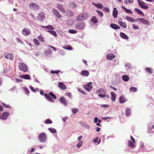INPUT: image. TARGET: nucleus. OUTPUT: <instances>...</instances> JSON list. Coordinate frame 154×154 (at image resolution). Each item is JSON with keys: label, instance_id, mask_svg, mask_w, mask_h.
Segmentation results:
<instances>
[{"label": "nucleus", "instance_id": "obj_1", "mask_svg": "<svg viewBox=\"0 0 154 154\" xmlns=\"http://www.w3.org/2000/svg\"><path fill=\"white\" fill-rule=\"evenodd\" d=\"M89 17V14L86 12H83L79 14L76 18L77 21L84 20L87 19Z\"/></svg>", "mask_w": 154, "mask_h": 154}, {"label": "nucleus", "instance_id": "obj_2", "mask_svg": "<svg viewBox=\"0 0 154 154\" xmlns=\"http://www.w3.org/2000/svg\"><path fill=\"white\" fill-rule=\"evenodd\" d=\"M18 67L20 69L24 72H26L28 71V68L27 65L25 63H20L18 64Z\"/></svg>", "mask_w": 154, "mask_h": 154}, {"label": "nucleus", "instance_id": "obj_3", "mask_svg": "<svg viewBox=\"0 0 154 154\" xmlns=\"http://www.w3.org/2000/svg\"><path fill=\"white\" fill-rule=\"evenodd\" d=\"M38 139L41 142H45L47 139V136L45 133L43 132L40 134L38 137Z\"/></svg>", "mask_w": 154, "mask_h": 154}, {"label": "nucleus", "instance_id": "obj_4", "mask_svg": "<svg viewBox=\"0 0 154 154\" xmlns=\"http://www.w3.org/2000/svg\"><path fill=\"white\" fill-rule=\"evenodd\" d=\"M138 4L140 7L144 9H147L148 8V6L141 0H137Z\"/></svg>", "mask_w": 154, "mask_h": 154}, {"label": "nucleus", "instance_id": "obj_5", "mask_svg": "<svg viewBox=\"0 0 154 154\" xmlns=\"http://www.w3.org/2000/svg\"><path fill=\"white\" fill-rule=\"evenodd\" d=\"M85 26V23L83 22H80L77 23L75 25V27L76 29L81 30Z\"/></svg>", "mask_w": 154, "mask_h": 154}, {"label": "nucleus", "instance_id": "obj_6", "mask_svg": "<svg viewBox=\"0 0 154 154\" xmlns=\"http://www.w3.org/2000/svg\"><path fill=\"white\" fill-rule=\"evenodd\" d=\"M29 7L30 9L33 10H38L39 8L38 5L35 3H31L29 4Z\"/></svg>", "mask_w": 154, "mask_h": 154}, {"label": "nucleus", "instance_id": "obj_7", "mask_svg": "<svg viewBox=\"0 0 154 154\" xmlns=\"http://www.w3.org/2000/svg\"><path fill=\"white\" fill-rule=\"evenodd\" d=\"M85 89L88 91H91L92 88V83L89 82L87 83L86 85L84 86Z\"/></svg>", "mask_w": 154, "mask_h": 154}, {"label": "nucleus", "instance_id": "obj_8", "mask_svg": "<svg viewBox=\"0 0 154 154\" xmlns=\"http://www.w3.org/2000/svg\"><path fill=\"white\" fill-rule=\"evenodd\" d=\"M9 115V113L8 112H5L2 114L0 113V119L3 120L6 119Z\"/></svg>", "mask_w": 154, "mask_h": 154}, {"label": "nucleus", "instance_id": "obj_9", "mask_svg": "<svg viewBox=\"0 0 154 154\" xmlns=\"http://www.w3.org/2000/svg\"><path fill=\"white\" fill-rule=\"evenodd\" d=\"M30 30L26 28H24L22 31V34L25 36H27L30 34Z\"/></svg>", "mask_w": 154, "mask_h": 154}, {"label": "nucleus", "instance_id": "obj_10", "mask_svg": "<svg viewBox=\"0 0 154 154\" xmlns=\"http://www.w3.org/2000/svg\"><path fill=\"white\" fill-rule=\"evenodd\" d=\"M52 11L53 14L57 17L60 18L61 17V16L59 14V12L57 10L53 9H52Z\"/></svg>", "mask_w": 154, "mask_h": 154}, {"label": "nucleus", "instance_id": "obj_11", "mask_svg": "<svg viewBox=\"0 0 154 154\" xmlns=\"http://www.w3.org/2000/svg\"><path fill=\"white\" fill-rule=\"evenodd\" d=\"M45 18V14L44 12H42L38 14V18L39 20L42 21Z\"/></svg>", "mask_w": 154, "mask_h": 154}, {"label": "nucleus", "instance_id": "obj_12", "mask_svg": "<svg viewBox=\"0 0 154 154\" xmlns=\"http://www.w3.org/2000/svg\"><path fill=\"white\" fill-rule=\"evenodd\" d=\"M4 56L7 59L11 60H13L14 59L13 55L11 53H9L7 54L6 53H5L4 54Z\"/></svg>", "mask_w": 154, "mask_h": 154}, {"label": "nucleus", "instance_id": "obj_13", "mask_svg": "<svg viewBox=\"0 0 154 154\" xmlns=\"http://www.w3.org/2000/svg\"><path fill=\"white\" fill-rule=\"evenodd\" d=\"M58 86L60 89L63 90H64L66 88V86L62 82H59Z\"/></svg>", "mask_w": 154, "mask_h": 154}, {"label": "nucleus", "instance_id": "obj_14", "mask_svg": "<svg viewBox=\"0 0 154 154\" xmlns=\"http://www.w3.org/2000/svg\"><path fill=\"white\" fill-rule=\"evenodd\" d=\"M122 18H120L119 19V20L118 22L119 24L122 27L126 28L127 27V25L124 22H122L121 20H122Z\"/></svg>", "mask_w": 154, "mask_h": 154}, {"label": "nucleus", "instance_id": "obj_15", "mask_svg": "<svg viewBox=\"0 0 154 154\" xmlns=\"http://www.w3.org/2000/svg\"><path fill=\"white\" fill-rule=\"evenodd\" d=\"M60 102L65 106L67 105V101L66 99L63 97H62L60 98Z\"/></svg>", "mask_w": 154, "mask_h": 154}, {"label": "nucleus", "instance_id": "obj_16", "mask_svg": "<svg viewBox=\"0 0 154 154\" xmlns=\"http://www.w3.org/2000/svg\"><path fill=\"white\" fill-rule=\"evenodd\" d=\"M57 8L60 11L64 13L65 12V10L62 5H58L57 6Z\"/></svg>", "mask_w": 154, "mask_h": 154}, {"label": "nucleus", "instance_id": "obj_17", "mask_svg": "<svg viewBox=\"0 0 154 154\" xmlns=\"http://www.w3.org/2000/svg\"><path fill=\"white\" fill-rule=\"evenodd\" d=\"M110 26L111 28L115 29H119L120 28L119 26L114 23L111 24Z\"/></svg>", "mask_w": 154, "mask_h": 154}, {"label": "nucleus", "instance_id": "obj_18", "mask_svg": "<svg viewBox=\"0 0 154 154\" xmlns=\"http://www.w3.org/2000/svg\"><path fill=\"white\" fill-rule=\"evenodd\" d=\"M19 77L22 79L28 80L30 79V75L28 74L21 75L19 76Z\"/></svg>", "mask_w": 154, "mask_h": 154}, {"label": "nucleus", "instance_id": "obj_19", "mask_svg": "<svg viewBox=\"0 0 154 154\" xmlns=\"http://www.w3.org/2000/svg\"><path fill=\"white\" fill-rule=\"evenodd\" d=\"M81 74L83 76L87 77L88 75L89 72L87 70H82L81 72Z\"/></svg>", "mask_w": 154, "mask_h": 154}, {"label": "nucleus", "instance_id": "obj_20", "mask_svg": "<svg viewBox=\"0 0 154 154\" xmlns=\"http://www.w3.org/2000/svg\"><path fill=\"white\" fill-rule=\"evenodd\" d=\"M44 96L49 101L52 102H54V101L52 100L51 97L50 96L49 94H48L46 93H45L44 94Z\"/></svg>", "mask_w": 154, "mask_h": 154}, {"label": "nucleus", "instance_id": "obj_21", "mask_svg": "<svg viewBox=\"0 0 154 154\" xmlns=\"http://www.w3.org/2000/svg\"><path fill=\"white\" fill-rule=\"evenodd\" d=\"M118 14V11L116 10V8H115L113 11L112 15L113 17L115 18H117Z\"/></svg>", "mask_w": 154, "mask_h": 154}, {"label": "nucleus", "instance_id": "obj_22", "mask_svg": "<svg viewBox=\"0 0 154 154\" xmlns=\"http://www.w3.org/2000/svg\"><path fill=\"white\" fill-rule=\"evenodd\" d=\"M108 60H112L113 58L115 57L114 55L112 53H109L106 56Z\"/></svg>", "mask_w": 154, "mask_h": 154}, {"label": "nucleus", "instance_id": "obj_23", "mask_svg": "<svg viewBox=\"0 0 154 154\" xmlns=\"http://www.w3.org/2000/svg\"><path fill=\"white\" fill-rule=\"evenodd\" d=\"M127 101L125 98L123 96H120L119 98V101L121 103H123Z\"/></svg>", "mask_w": 154, "mask_h": 154}, {"label": "nucleus", "instance_id": "obj_24", "mask_svg": "<svg viewBox=\"0 0 154 154\" xmlns=\"http://www.w3.org/2000/svg\"><path fill=\"white\" fill-rule=\"evenodd\" d=\"M138 19L141 22L144 24H147L148 23V21L144 19L143 18H138Z\"/></svg>", "mask_w": 154, "mask_h": 154}, {"label": "nucleus", "instance_id": "obj_25", "mask_svg": "<svg viewBox=\"0 0 154 154\" xmlns=\"http://www.w3.org/2000/svg\"><path fill=\"white\" fill-rule=\"evenodd\" d=\"M91 21L93 23L95 24L98 22V20L96 16H94L91 19Z\"/></svg>", "mask_w": 154, "mask_h": 154}, {"label": "nucleus", "instance_id": "obj_26", "mask_svg": "<svg viewBox=\"0 0 154 154\" xmlns=\"http://www.w3.org/2000/svg\"><path fill=\"white\" fill-rule=\"evenodd\" d=\"M121 8L127 13H131V14H132V11L130 10V9L126 8L124 6H122Z\"/></svg>", "mask_w": 154, "mask_h": 154}, {"label": "nucleus", "instance_id": "obj_27", "mask_svg": "<svg viewBox=\"0 0 154 154\" xmlns=\"http://www.w3.org/2000/svg\"><path fill=\"white\" fill-rule=\"evenodd\" d=\"M125 115L127 116H128L131 114V109L129 108H127L125 111Z\"/></svg>", "mask_w": 154, "mask_h": 154}, {"label": "nucleus", "instance_id": "obj_28", "mask_svg": "<svg viewBox=\"0 0 154 154\" xmlns=\"http://www.w3.org/2000/svg\"><path fill=\"white\" fill-rule=\"evenodd\" d=\"M120 35L121 37L124 39H128L129 38L128 36L124 33L122 32H121L120 33Z\"/></svg>", "mask_w": 154, "mask_h": 154}, {"label": "nucleus", "instance_id": "obj_29", "mask_svg": "<svg viewBox=\"0 0 154 154\" xmlns=\"http://www.w3.org/2000/svg\"><path fill=\"white\" fill-rule=\"evenodd\" d=\"M111 100L112 101H114L116 99V96L115 95V93L113 92H112L111 93Z\"/></svg>", "mask_w": 154, "mask_h": 154}, {"label": "nucleus", "instance_id": "obj_30", "mask_svg": "<svg viewBox=\"0 0 154 154\" xmlns=\"http://www.w3.org/2000/svg\"><path fill=\"white\" fill-rule=\"evenodd\" d=\"M42 27L45 28L47 29H50L51 30H53L54 29V27L51 25H48L47 26H42Z\"/></svg>", "mask_w": 154, "mask_h": 154}, {"label": "nucleus", "instance_id": "obj_31", "mask_svg": "<svg viewBox=\"0 0 154 154\" xmlns=\"http://www.w3.org/2000/svg\"><path fill=\"white\" fill-rule=\"evenodd\" d=\"M125 19H126L127 20L131 22H133L134 21H135V20L132 18L128 17V16H126L125 17Z\"/></svg>", "mask_w": 154, "mask_h": 154}, {"label": "nucleus", "instance_id": "obj_32", "mask_svg": "<svg viewBox=\"0 0 154 154\" xmlns=\"http://www.w3.org/2000/svg\"><path fill=\"white\" fill-rule=\"evenodd\" d=\"M122 79L123 81L125 82L128 81L129 79V77L127 75H124L122 77Z\"/></svg>", "mask_w": 154, "mask_h": 154}, {"label": "nucleus", "instance_id": "obj_33", "mask_svg": "<svg viewBox=\"0 0 154 154\" xmlns=\"http://www.w3.org/2000/svg\"><path fill=\"white\" fill-rule=\"evenodd\" d=\"M92 4L96 6L97 8H103V6L100 3L98 4H95L94 3H93Z\"/></svg>", "mask_w": 154, "mask_h": 154}, {"label": "nucleus", "instance_id": "obj_34", "mask_svg": "<svg viewBox=\"0 0 154 154\" xmlns=\"http://www.w3.org/2000/svg\"><path fill=\"white\" fill-rule=\"evenodd\" d=\"M134 10L136 12L138 13V14L140 15H142L143 16H144V14L143 12L137 8H135Z\"/></svg>", "mask_w": 154, "mask_h": 154}, {"label": "nucleus", "instance_id": "obj_35", "mask_svg": "<svg viewBox=\"0 0 154 154\" xmlns=\"http://www.w3.org/2000/svg\"><path fill=\"white\" fill-rule=\"evenodd\" d=\"M128 145L129 147L131 148H133L134 146V143L131 141H128Z\"/></svg>", "mask_w": 154, "mask_h": 154}, {"label": "nucleus", "instance_id": "obj_36", "mask_svg": "<svg viewBox=\"0 0 154 154\" xmlns=\"http://www.w3.org/2000/svg\"><path fill=\"white\" fill-rule=\"evenodd\" d=\"M145 70L146 72H149V74H151L152 73L153 70L151 68L147 67L146 68Z\"/></svg>", "mask_w": 154, "mask_h": 154}, {"label": "nucleus", "instance_id": "obj_37", "mask_svg": "<svg viewBox=\"0 0 154 154\" xmlns=\"http://www.w3.org/2000/svg\"><path fill=\"white\" fill-rule=\"evenodd\" d=\"M63 48L64 49L68 50H71L72 49V47L69 45L63 46Z\"/></svg>", "mask_w": 154, "mask_h": 154}, {"label": "nucleus", "instance_id": "obj_38", "mask_svg": "<svg viewBox=\"0 0 154 154\" xmlns=\"http://www.w3.org/2000/svg\"><path fill=\"white\" fill-rule=\"evenodd\" d=\"M134 0H124V3L127 5L129 3L132 4L134 2Z\"/></svg>", "mask_w": 154, "mask_h": 154}, {"label": "nucleus", "instance_id": "obj_39", "mask_svg": "<svg viewBox=\"0 0 154 154\" xmlns=\"http://www.w3.org/2000/svg\"><path fill=\"white\" fill-rule=\"evenodd\" d=\"M38 39L40 42H44V39L42 37V35H40L38 37Z\"/></svg>", "mask_w": 154, "mask_h": 154}, {"label": "nucleus", "instance_id": "obj_40", "mask_svg": "<svg viewBox=\"0 0 154 154\" xmlns=\"http://www.w3.org/2000/svg\"><path fill=\"white\" fill-rule=\"evenodd\" d=\"M130 92L134 93L137 91V89L136 88L134 87H131L130 89Z\"/></svg>", "mask_w": 154, "mask_h": 154}, {"label": "nucleus", "instance_id": "obj_41", "mask_svg": "<svg viewBox=\"0 0 154 154\" xmlns=\"http://www.w3.org/2000/svg\"><path fill=\"white\" fill-rule=\"evenodd\" d=\"M47 32H50L52 35H53L55 36H56L57 35V34L56 32L54 31L47 30Z\"/></svg>", "mask_w": 154, "mask_h": 154}, {"label": "nucleus", "instance_id": "obj_42", "mask_svg": "<svg viewBox=\"0 0 154 154\" xmlns=\"http://www.w3.org/2000/svg\"><path fill=\"white\" fill-rule=\"evenodd\" d=\"M48 130L51 132L53 133H55L57 131L56 130L52 128H49Z\"/></svg>", "mask_w": 154, "mask_h": 154}, {"label": "nucleus", "instance_id": "obj_43", "mask_svg": "<svg viewBox=\"0 0 154 154\" xmlns=\"http://www.w3.org/2000/svg\"><path fill=\"white\" fill-rule=\"evenodd\" d=\"M33 41L34 42V43L36 45H39L40 43L38 42V41L36 39L34 38L33 39Z\"/></svg>", "mask_w": 154, "mask_h": 154}, {"label": "nucleus", "instance_id": "obj_44", "mask_svg": "<svg viewBox=\"0 0 154 154\" xmlns=\"http://www.w3.org/2000/svg\"><path fill=\"white\" fill-rule=\"evenodd\" d=\"M49 95L52 97V98L54 99H56L57 98V97L56 95L54 94L53 93L51 92H50L49 93Z\"/></svg>", "mask_w": 154, "mask_h": 154}, {"label": "nucleus", "instance_id": "obj_45", "mask_svg": "<svg viewBox=\"0 0 154 154\" xmlns=\"http://www.w3.org/2000/svg\"><path fill=\"white\" fill-rule=\"evenodd\" d=\"M44 122L46 124H49L52 123V122L50 119H47L45 120Z\"/></svg>", "mask_w": 154, "mask_h": 154}, {"label": "nucleus", "instance_id": "obj_46", "mask_svg": "<svg viewBox=\"0 0 154 154\" xmlns=\"http://www.w3.org/2000/svg\"><path fill=\"white\" fill-rule=\"evenodd\" d=\"M82 141H80L76 145V146L78 148H79L82 146Z\"/></svg>", "mask_w": 154, "mask_h": 154}, {"label": "nucleus", "instance_id": "obj_47", "mask_svg": "<svg viewBox=\"0 0 154 154\" xmlns=\"http://www.w3.org/2000/svg\"><path fill=\"white\" fill-rule=\"evenodd\" d=\"M69 33L72 34H75L77 32V31L73 29H69Z\"/></svg>", "mask_w": 154, "mask_h": 154}, {"label": "nucleus", "instance_id": "obj_48", "mask_svg": "<svg viewBox=\"0 0 154 154\" xmlns=\"http://www.w3.org/2000/svg\"><path fill=\"white\" fill-rule=\"evenodd\" d=\"M60 72L59 70H57V71H54V70H51L50 72L51 74H58Z\"/></svg>", "mask_w": 154, "mask_h": 154}, {"label": "nucleus", "instance_id": "obj_49", "mask_svg": "<svg viewBox=\"0 0 154 154\" xmlns=\"http://www.w3.org/2000/svg\"><path fill=\"white\" fill-rule=\"evenodd\" d=\"M23 90L25 92V93L27 94H28L29 93V91L28 89L24 87L23 88Z\"/></svg>", "mask_w": 154, "mask_h": 154}, {"label": "nucleus", "instance_id": "obj_50", "mask_svg": "<svg viewBox=\"0 0 154 154\" xmlns=\"http://www.w3.org/2000/svg\"><path fill=\"white\" fill-rule=\"evenodd\" d=\"M78 110L77 109L74 108L72 109V111L73 113L75 114L77 112Z\"/></svg>", "mask_w": 154, "mask_h": 154}, {"label": "nucleus", "instance_id": "obj_51", "mask_svg": "<svg viewBox=\"0 0 154 154\" xmlns=\"http://www.w3.org/2000/svg\"><path fill=\"white\" fill-rule=\"evenodd\" d=\"M98 91H100V93H103V94H105L106 93V91L103 88H100L99 90H98Z\"/></svg>", "mask_w": 154, "mask_h": 154}, {"label": "nucleus", "instance_id": "obj_52", "mask_svg": "<svg viewBox=\"0 0 154 154\" xmlns=\"http://www.w3.org/2000/svg\"><path fill=\"white\" fill-rule=\"evenodd\" d=\"M97 13L101 17H102L103 16V14L102 12L98 10H97Z\"/></svg>", "mask_w": 154, "mask_h": 154}, {"label": "nucleus", "instance_id": "obj_53", "mask_svg": "<svg viewBox=\"0 0 154 154\" xmlns=\"http://www.w3.org/2000/svg\"><path fill=\"white\" fill-rule=\"evenodd\" d=\"M133 28L134 29H138L139 27L138 26L135 25L134 24H132V25Z\"/></svg>", "mask_w": 154, "mask_h": 154}, {"label": "nucleus", "instance_id": "obj_54", "mask_svg": "<svg viewBox=\"0 0 154 154\" xmlns=\"http://www.w3.org/2000/svg\"><path fill=\"white\" fill-rule=\"evenodd\" d=\"M16 40L18 42L21 43H23V42L19 38H17L16 39Z\"/></svg>", "mask_w": 154, "mask_h": 154}, {"label": "nucleus", "instance_id": "obj_55", "mask_svg": "<svg viewBox=\"0 0 154 154\" xmlns=\"http://www.w3.org/2000/svg\"><path fill=\"white\" fill-rule=\"evenodd\" d=\"M104 10L106 12H108L109 11V9L107 7H105L104 8Z\"/></svg>", "mask_w": 154, "mask_h": 154}, {"label": "nucleus", "instance_id": "obj_56", "mask_svg": "<svg viewBox=\"0 0 154 154\" xmlns=\"http://www.w3.org/2000/svg\"><path fill=\"white\" fill-rule=\"evenodd\" d=\"M3 105L6 108H9L10 106L8 105H7L4 103H2Z\"/></svg>", "mask_w": 154, "mask_h": 154}, {"label": "nucleus", "instance_id": "obj_57", "mask_svg": "<svg viewBox=\"0 0 154 154\" xmlns=\"http://www.w3.org/2000/svg\"><path fill=\"white\" fill-rule=\"evenodd\" d=\"M109 106V105L108 104L102 105L101 106L102 107H108Z\"/></svg>", "mask_w": 154, "mask_h": 154}, {"label": "nucleus", "instance_id": "obj_58", "mask_svg": "<svg viewBox=\"0 0 154 154\" xmlns=\"http://www.w3.org/2000/svg\"><path fill=\"white\" fill-rule=\"evenodd\" d=\"M99 96L101 97H106V95L105 94H99L98 95Z\"/></svg>", "mask_w": 154, "mask_h": 154}, {"label": "nucleus", "instance_id": "obj_59", "mask_svg": "<svg viewBox=\"0 0 154 154\" xmlns=\"http://www.w3.org/2000/svg\"><path fill=\"white\" fill-rule=\"evenodd\" d=\"M49 47L51 48H52L54 51H56V49L53 46H49Z\"/></svg>", "mask_w": 154, "mask_h": 154}, {"label": "nucleus", "instance_id": "obj_60", "mask_svg": "<svg viewBox=\"0 0 154 154\" xmlns=\"http://www.w3.org/2000/svg\"><path fill=\"white\" fill-rule=\"evenodd\" d=\"M98 121V119L97 118V117H95L94 119V122L96 123Z\"/></svg>", "mask_w": 154, "mask_h": 154}, {"label": "nucleus", "instance_id": "obj_61", "mask_svg": "<svg viewBox=\"0 0 154 154\" xmlns=\"http://www.w3.org/2000/svg\"><path fill=\"white\" fill-rule=\"evenodd\" d=\"M30 88L33 92H35L36 91L33 88V87L30 86Z\"/></svg>", "mask_w": 154, "mask_h": 154}, {"label": "nucleus", "instance_id": "obj_62", "mask_svg": "<svg viewBox=\"0 0 154 154\" xmlns=\"http://www.w3.org/2000/svg\"><path fill=\"white\" fill-rule=\"evenodd\" d=\"M98 137H97L95 139H94L93 140V141H94V142L95 143H96L97 142V140H98Z\"/></svg>", "mask_w": 154, "mask_h": 154}, {"label": "nucleus", "instance_id": "obj_63", "mask_svg": "<svg viewBox=\"0 0 154 154\" xmlns=\"http://www.w3.org/2000/svg\"><path fill=\"white\" fill-rule=\"evenodd\" d=\"M96 129V131L97 132H99L100 130V128L99 127H97Z\"/></svg>", "mask_w": 154, "mask_h": 154}, {"label": "nucleus", "instance_id": "obj_64", "mask_svg": "<svg viewBox=\"0 0 154 154\" xmlns=\"http://www.w3.org/2000/svg\"><path fill=\"white\" fill-rule=\"evenodd\" d=\"M110 88H112L115 91H116L117 90V89L116 88H115L112 86H110Z\"/></svg>", "mask_w": 154, "mask_h": 154}]
</instances>
